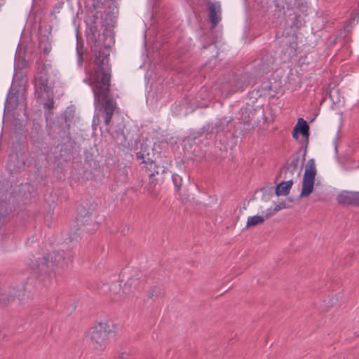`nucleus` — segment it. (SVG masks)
Wrapping results in <instances>:
<instances>
[{"label":"nucleus","mask_w":359,"mask_h":359,"mask_svg":"<svg viewBox=\"0 0 359 359\" xmlns=\"http://www.w3.org/2000/svg\"><path fill=\"white\" fill-rule=\"evenodd\" d=\"M109 52L107 49H100L95 53L94 67L86 71L83 81L89 85L93 90L95 104L104 101L103 113L104 124L111 123L116 103L109 98L110 92L111 68L109 65Z\"/></svg>","instance_id":"obj_1"},{"label":"nucleus","mask_w":359,"mask_h":359,"mask_svg":"<svg viewBox=\"0 0 359 359\" xmlns=\"http://www.w3.org/2000/svg\"><path fill=\"white\" fill-rule=\"evenodd\" d=\"M317 173L315 161L313 158L308 160L302 180V189L300 193L302 198L308 197L313 190L315 177Z\"/></svg>","instance_id":"obj_2"},{"label":"nucleus","mask_w":359,"mask_h":359,"mask_svg":"<svg viewBox=\"0 0 359 359\" xmlns=\"http://www.w3.org/2000/svg\"><path fill=\"white\" fill-rule=\"evenodd\" d=\"M90 348L97 353L104 351L107 337L90 327L88 332Z\"/></svg>","instance_id":"obj_3"},{"label":"nucleus","mask_w":359,"mask_h":359,"mask_svg":"<svg viewBox=\"0 0 359 359\" xmlns=\"http://www.w3.org/2000/svg\"><path fill=\"white\" fill-rule=\"evenodd\" d=\"M149 279L140 280L139 277H130L122 286L121 290L123 295H128L135 291L144 290L146 285L150 284Z\"/></svg>","instance_id":"obj_4"},{"label":"nucleus","mask_w":359,"mask_h":359,"mask_svg":"<svg viewBox=\"0 0 359 359\" xmlns=\"http://www.w3.org/2000/svg\"><path fill=\"white\" fill-rule=\"evenodd\" d=\"M337 201L343 205H359V192L342 191L337 195Z\"/></svg>","instance_id":"obj_5"},{"label":"nucleus","mask_w":359,"mask_h":359,"mask_svg":"<svg viewBox=\"0 0 359 359\" xmlns=\"http://www.w3.org/2000/svg\"><path fill=\"white\" fill-rule=\"evenodd\" d=\"M92 328L107 337L109 334L116 333V327L111 320L104 319L95 323Z\"/></svg>","instance_id":"obj_6"},{"label":"nucleus","mask_w":359,"mask_h":359,"mask_svg":"<svg viewBox=\"0 0 359 359\" xmlns=\"http://www.w3.org/2000/svg\"><path fill=\"white\" fill-rule=\"evenodd\" d=\"M35 86L38 90L48 92L51 90L52 85L48 81L46 71L43 70L37 74L35 77Z\"/></svg>","instance_id":"obj_7"},{"label":"nucleus","mask_w":359,"mask_h":359,"mask_svg":"<svg viewBox=\"0 0 359 359\" xmlns=\"http://www.w3.org/2000/svg\"><path fill=\"white\" fill-rule=\"evenodd\" d=\"M299 133H301L305 138H309V126L307 122L303 118H299L297 124L294 127L292 131V137L295 140H297L299 137Z\"/></svg>","instance_id":"obj_8"},{"label":"nucleus","mask_w":359,"mask_h":359,"mask_svg":"<svg viewBox=\"0 0 359 359\" xmlns=\"http://www.w3.org/2000/svg\"><path fill=\"white\" fill-rule=\"evenodd\" d=\"M209 18L212 27H215L221 20V7L218 2H213L208 4Z\"/></svg>","instance_id":"obj_9"},{"label":"nucleus","mask_w":359,"mask_h":359,"mask_svg":"<svg viewBox=\"0 0 359 359\" xmlns=\"http://www.w3.org/2000/svg\"><path fill=\"white\" fill-rule=\"evenodd\" d=\"M272 216L271 212H268L267 210L262 211V215L250 216L248 218L246 222V229H249L257 225L262 224L266 219Z\"/></svg>","instance_id":"obj_10"},{"label":"nucleus","mask_w":359,"mask_h":359,"mask_svg":"<svg viewBox=\"0 0 359 359\" xmlns=\"http://www.w3.org/2000/svg\"><path fill=\"white\" fill-rule=\"evenodd\" d=\"M151 152L149 148L143 144L141 145L140 151L137 153V158L138 159H142V163H145L149 165L148 169L151 171L152 167L154 164V161L152 159V156L151 155Z\"/></svg>","instance_id":"obj_11"},{"label":"nucleus","mask_w":359,"mask_h":359,"mask_svg":"<svg viewBox=\"0 0 359 359\" xmlns=\"http://www.w3.org/2000/svg\"><path fill=\"white\" fill-rule=\"evenodd\" d=\"M55 261L56 258L53 257V255L51 253H49L41 259L36 262L35 269H37L40 271L46 270L50 264H53L54 262H55Z\"/></svg>","instance_id":"obj_12"},{"label":"nucleus","mask_w":359,"mask_h":359,"mask_svg":"<svg viewBox=\"0 0 359 359\" xmlns=\"http://www.w3.org/2000/svg\"><path fill=\"white\" fill-rule=\"evenodd\" d=\"M50 32L48 34H40L39 46L44 54H48L51 50V42L50 39Z\"/></svg>","instance_id":"obj_13"},{"label":"nucleus","mask_w":359,"mask_h":359,"mask_svg":"<svg viewBox=\"0 0 359 359\" xmlns=\"http://www.w3.org/2000/svg\"><path fill=\"white\" fill-rule=\"evenodd\" d=\"M299 163V156L296 155L293 156L290 163L289 164L288 167L285 170V178H287V174L294 175V173L297 174V176L299 177L301 174V170H298V165Z\"/></svg>","instance_id":"obj_14"},{"label":"nucleus","mask_w":359,"mask_h":359,"mask_svg":"<svg viewBox=\"0 0 359 359\" xmlns=\"http://www.w3.org/2000/svg\"><path fill=\"white\" fill-rule=\"evenodd\" d=\"M293 184L292 179H290L286 182H282L277 185L276 188V194L277 196H287Z\"/></svg>","instance_id":"obj_15"},{"label":"nucleus","mask_w":359,"mask_h":359,"mask_svg":"<svg viewBox=\"0 0 359 359\" xmlns=\"http://www.w3.org/2000/svg\"><path fill=\"white\" fill-rule=\"evenodd\" d=\"M250 81L248 79V77L245 75H241L236 79V86L232 90V91L236 92L238 90H243L245 87H246L249 84Z\"/></svg>","instance_id":"obj_16"},{"label":"nucleus","mask_w":359,"mask_h":359,"mask_svg":"<svg viewBox=\"0 0 359 359\" xmlns=\"http://www.w3.org/2000/svg\"><path fill=\"white\" fill-rule=\"evenodd\" d=\"M165 171V168L162 165H156V163L154 161L151 173L149 175L150 177L152 178L155 175H158L160 173L163 174Z\"/></svg>","instance_id":"obj_17"},{"label":"nucleus","mask_w":359,"mask_h":359,"mask_svg":"<svg viewBox=\"0 0 359 359\" xmlns=\"http://www.w3.org/2000/svg\"><path fill=\"white\" fill-rule=\"evenodd\" d=\"M156 184V180L151 179L147 187L148 192L153 196H156L157 195V193L154 190Z\"/></svg>","instance_id":"obj_18"},{"label":"nucleus","mask_w":359,"mask_h":359,"mask_svg":"<svg viewBox=\"0 0 359 359\" xmlns=\"http://www.w3.org/2000/svg\"><path fill=\"white\" fill-rule=\"evenodd\" d=\"M286 208L285 203H280L279 204L276 205L273 209L269 208L267 209L268 212H271L272 215H273L276 212L279 211L280 210Z\"/></svg>","instance_id":"obj_19"},{"label":"nucleus","mask_w":359,"mask_h":359,"mask_svg":"<svg viewBox=\"0 0 359 359\" xmlns=\"http://www.w3.org/2000/svg\"><path fill=\"white\" fill-rule=\"evenodd\" d=\"M45 107H47L48 109H52L53 107V100H51L48 102L44 104Z\"/></svg>","instance_id":"obj_20"},{"label":"nucleus","mask_w":359,"mask_h":359,"mask_svg":"<svg viewBox=\"0 0 359 359\" xmlns=\"http://www.w3.org/2000/svg\"><path fill=\"white\" fill-rule=\"evenodd\" d=\"M123 298V297L120 296V297H117V298H116V297H115V298H114V299H115V300H117V301H119V300L122 299Z\"/></svg>","instance_id":"obj_21"},{"label":"nucleus","mask_w":359,"mask_h":359,"mask_svg":"<svg viewBox=\"0 0 359 359\" xmlns=\"http://www.w3.org/2000/svg\"><path fill=\"white\" fill-rule=\"evenodd\" d=\"M305 160V153L304 154V158H303V161Z\"/></svg>","instance_id":"obj_22"}]
</instances>
